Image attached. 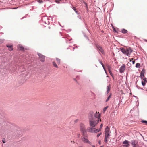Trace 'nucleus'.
<instances>
[{
  "label": "nucleus",
  "instance_id": "a878e982",
  "mask_svg": "<svg viewBox=\"0 0 147 147\" xmlns=\"http://www.w3.org/2000/svg\"><path fill=\"white\" fill-rule=\"evenodd\" d=\"M7 47H8L10 48L11 47H12V45L9 44H8L7 45Z\"/></svg>",
  "mask_w": 147,
  "mask_h": 147
},
{
  "label": "nucleus",
  "instance_id": "f704fd0d",
  "mask_svg": "<svg viewBox=\"0 0 147 147\" xmlns=\"http://www.w3.org/2000/svg\"><path fill=\"white\" fill-rule=\"evenodd\" d=\"M77 135L78 138H79L80 137V134H77Z\"/></svg>",
  "mask_w": 147,
  "mask_h": 147
},
{
  "label": "nucleus",
  "instance_id": "58836bf2",
  "mask_svg": "<svg viewBox=\"0 0 147 147\" xmlns=\"http://www.w3.org/2000/svg\"><path fill=\"white\" fill-rule=\"evenodd\" d=\"M133 58L131 59H130V61L131 62V60H133Z\"/></svg>",
  "mask_w": 147,
  "mask_h": 147
},
{
  "label": "nucleus",
  "instance_id": "e433bc0d",
  "mask_svg": "<svg viewBox=\"0 0 147 147\" xmlns=\"http://www.w3.org/2000/svg\"><path fill=\"white\" fill-rule=\"evenodd\" d=\"M132 62L133 64H134L135 63V61L134 60L132 61Z\"/></svg>",
  "mask_w": 147,
  "mask_h": 147
},
{
  "label": "nucleus",
  "instance_id": "4be33fe9",
  "mask_svg": "<svg viewBox=\"0 0 147 147\" xmlns=\"http://www.w3.org/2000/svg\"><path fill=\"white\" fill-rule=\"evenodd\" d=\"M108 106H107L105 107H104L103 109V111L104 112H105L107 109V108H108Z\"/></svg>",
  "mask_w": 147,
  "mask_h": 147
},
{
  "label": "nucleus",
  "instance_id": "f3484780",
  "mask_svg": "<svg viewBox=\"0 0 147 147\" xmlns=\"http://www.w3.org/2000/svg\"><path fill=\"white\" fill-rule=\"evenodd\" d=\"M123 144L125 145H127L129 144L128 143V141L127 140H125L123 142Z\"/></svg>",
  "mask_w": 147,
  "mask_h": 147
},
{
  "label": "nucleus",
  "instance_id": "9b49d317",
  "mask_svg": "<svg viewBox=\"0 0 147 147\" xmlns=\"http://www.w3.org/2000/svg\"><path fill=\"white\" fill-rule=\"evenodd\" d=\"M131 144L133 146H134L135 145H136V144L138 143V142L137 141L133 140L131 141Z\"/></svg>",
  "mask_w": 147,
  "mask_h": 147
},
{
  "label": "nucleus",
  "instance_id": "aec40b11",
  "mask_svg": "<svg viewBox=\"0 0 147 147\" xmlns=\"http://www.w3.org/2000/svg\"><path fill=\"white\" fill-rule=\"evenodd\" d=\"M141 122L145 124L146 125H147V121L142 120L141 121Z\"/></svg>",
  "mask_w": 147,
  "mask_h": 147
},
{
  "label": "nucleus",
  "instance_id": "bb28decb",
  "mask_svg": "<svg viewBox=\"0 0 147 147\" xmlns=\"http://www.w3.org/2000/svg\"><path fill=\"white\" fill-rule=\"evenodd\" d=\"M133 147H140L139 144L137 143L136 144V145H135L134 146H133Z\"/></svg>",
  "mask_w": 147,
  "mask_h": 147
},
{
  "label": "nucleus",
  "instance_id": "c9c22d12",
  "mask_svg": "<svg viewBox=\"0 0 147 147\" xmlns=\"http://www.w3.org/2000/svg\"><path fill=\"white\" fill-rule=\"evenodd\" d=\"M113 30L115 32H116L117 33V30L115 28H114Z\"/></svg>",
  "mask_w": 147,
  "mask_h": 147
},
{
  "label": "nucleus",
  "instance_id": "5701e85b",
  "mask_svg": "<svg viewBox=\"0 0 147 147\" xmlns=\"http://www.w3.org/2000/svg\"><path fill=\"white\" fill-rule=\"evenodd\" d=\"M145 70L144 69H143L141 72V74H144Z\"/></svg>",
  "mask_w": 147,
  "mask_h": 147
},
{
  "label": "nucleus",
  "instance_id": "2eb2a0df",
  "mask_svg": "<svg viewBox=\"0 0 147 147\" xmlns=\"http://www.w3.org/2000/svg\"><path fill=\"white\" fill-rule=\"evenodd\" d=\"M108 71H109V73L110 75L113 77V74L112 73L111 71V70L109 68H109H108Z\"/></svg>",
  "mask_w": 147,
  "mask_h": 147
},
{
  "label": "nucleus",
  "instance_id": "6ab92c4d",
  "mask_svg": "<svg viewBox=\"0 0 147 147\" xmlns=\"http://www.w3.org/2000/svg\"><path fill=\"white\" fill-rule=\"evenodd\" d=\"M72 9L74 10L75 11V12L77 14H78V12L77 11H76V9L74 7H72Z\"/></svg>",
  "mask_w": 147,
  "mask_h": 147
},
{
  "label": "nucleus",
  "instance_id": "72a5a7b5",
  "mask_svg": "<svg viewBox=\"0 0 147 147\" xmlns=\"http://www.w3.org/2000/svg\"><path fill=\"white\" fill-rule=\"evenodd\" d=\"M100 63L102 65L104 69V67L103 63L101 62H100Z\"/></svg>",
  "mask_w": 147,
  "mask_h": 147
},
{
  "label": "nucleus",
  "instance_id": "2f4dec72",
  "mask_svg": "<svg viewBox=\"0 0 147 147\" xmlns=\"http://www.w3.org/2000/svg\"><path fill=\"white\" fill-rule=\"evenodd\" d=\"M102 134V133H99V134H97V137H99V136L101 134Z\"/></svg>",
  "mask_w": 147,
  "mask_h": 147
},
{
  "label": "nucleus",
  "instance_id": "b1692460",
  "mask_svg": "<svg viewBox=\"0 0 147 147\" xmlns=\"http://www.w3.org/2000/svg\"><path fill=\"white\" fill-rule=\"evenodd\" d=\"M37 1L39 2L40 3H42L43 2V1L42 0H37Z\"/></svg>",
  "mask_w": 147,
  "mask_h": 147
},
{
  "label": "nucleus",
  "instance_id": "f8f14e48",
  "mask_svg": "<svg viewBox=\"0 0 147 147\" xmlns=\"http://www.w3.org/2000/svg\"><path fill=\"white\" fill-rule=\"evenodd\" d=\"M56 63H57V64L59 65L60 64V60L58 58H56Z\"/></svg>",
  "mask_w": 147,
  "mask_h": 147
},
{
  "label": "nucleus",
  "instance_id": "0eeeda50",
  "mask_svg": "<svg viewBox=\"0 0 147 147\" xmlns=\"http://www.w3.org/2000/svg\"><path fill=\"white\" fill-rule=\"evenodd\" d=\"M96 47L102 54H104V51L101 47L99 45H97L96 46Z\"/></svg>",
  "mask_w": 147,
  "mask_h": 147
},
{
  "label": "nucleus",
  "instance_id": "7c9ffc66",
  "mask_svg": "<svg viewBox=\"0 0 147 147\" xmlns=\"http://www.w3.org/2000/svg\"><path fill=\"white\" fill-rule=\"evenodd\" d=\"M61 0H56V2L58 3H59V2Z\"/></svg>",
  "mask_w": 147,
  "mask_h": 147
},
{
  "label": "nucleus",
  "instance_id": "20e7f679",
  "mask_svg": "<svg viewBox=\"0 0 147 147\" xmlns=\"http://www.w3.org/2000/svg\"><path fill=\"white\" fill-rule=\"evenodd\" d=\"M110 134L109 132V129L108 126H107L105 129V138L104 139L105 142L107 143L108 142V139L109 138Z\"/></svg>",
  "mask_w": 147,
  "mask_h": 147
},
{
  "label": "nucleus",
  "instance_id": "79ce46f5",
  "mask_svg": "<svg viewBox=\"0 0 147 147\" xmlns=\"http://www.w3.org/2000/svg\"><path fill=\"white\" fill-rule=\"evenodd\" d=\"M78 147H82V146H79Z\"/></svg>",
  "mask_w": 147,
  "mask_h": 147
},
{
  "label": "nucleus",
  "instance_id": "f03ea898",
  "mask_svg": "<svg viewBox=\"0 0 147 147\" xmlns=\"http://www.w3.org/2000/svg\"><path fill=\"white\" fill-rule=\"evenodd\" d=\"M121 52L124 54L128 56H129L133 50L130 47L123 48L121 49Z\"/></svg>",
  "mask_w": 147,
  "mask_h": 147
},
{
  "label": "nucleus",
  "instance_id": "473e14b6",
  "mask_svg": "<svg viewBox=\"0 0 147 147\" xmlns=\"http://www.w3.org/2000/svg\"><path fill=\"white\" fill-rule=\"evenodd\" d=\"M129 145V144H127V145H125L123 146L124 147H128Z\"/></svg>",
  "mask_w": 147,
  "mask_h": 147
},
{
  "label": "nucleus",
  "instance_id": "a19ab883",
  "mask_svg": "<svg viewBox=\"0 0 147 147\" xmlns=\"http://www.w3.org/2000/svg\"><path fill=\"white\" fill-rule=\"evenodd\" d=\"M71 142H73V143H75V142L74 141H71Z\"/></svg>",
  "mask_w": 147,
  "mask_h": 147
},
{
  "label": "nucleus",
  "instance_id": "423d86ee",
  "mask_svg": "<svg viewBox=\"0 0 147 147\" xmlns=\"http://www.w3.org/2000/svg\"><path fill=\"white\" fill-rule=\"evenodd\" d=\"M38 54L39 56V58L40 61L42 62H44L45 61V56L40 53H38Z\"/></svg>",
  "mask_w": 147,
  "mask_h": 147
},
{
  "label": "nucleus",
  "instance_id": "37998d69",
  "mask_svg": "<svg viewBox=\"0 0 147 147\" xmlns=\"http://www.w3.org/2000/svg\"><path fill=\"white\" fill-rule=\"evenodd\" d=\"M104 70H105V68H104Z\"/></svg>",
  "mask_w": 147,
  "mask_h": 147
},
{
  "label": "nucleus",
  "instance_id": "9d476101",
  "mask_svg": "<svg viewBox=\"0 0 147 147\" xmlns=\"http://www.w3.org/2000/svg\"><path fill=\"white\" fill-rule=\"evenodd\" d=\"M17 47L18 50L24 51V48L21 45H18Z\"/></svg>",
  "mask_w": 147,
  "mask_h": 147
},
{
  "label": "nucleus",
  "instance_id": "412c9836",
  "mask_svg": "<svg viewBox=\"0 0 147 147\" xmlns=\"http://www.w3.org/2000/svg\"><path fill=\"white\" fill-rule=\"evenodd\" d=\"M136 67H140V64L139 63H138L136 65Z\"/></svg>",
  "mask_w": 147,
  "mask_h": 147
},
{
  "label": "nucleus",
  "instance_id": "a211bd4d",
  "mask_svg": "<svg viewBox=\"0 0 147 147\" xmlns=\"http://www.w3.org/2000/svg\"><path fill=\"white\" fill-rule=\"evenodd\" d=\"M111 94H110L109 96L108 97L107 99H106V102H107L109 100L111 97Z\"/></svg>",
  "mask_w": 147,
  "mask_h": 147
},
{
  "label": "nucleus",
  "instance_id": "6e6552de",
  "mask_svg": "<svg viewBox=\"0 0 147 147\" xmlns=\"http://www.w3.org/2000/svg\"><path fill=\"white\" fill-rule=\"evenodd\" d=\"M142 79L143 80L142 81V84L143 86H144L145 85L146 83L147 82L146 78L145 77Z\"/></svg>",
  "mask_w": 147,
  "mask_h": 147
},
{
  "label": "nucleus",
  "instance_id": "4c0bfd02",
  "mask_svg": "<svg viewBox=\"0 0 147 147\" xmlns=\"http://www.w3.org/2000/svg\"><path fill=\"white\" fill-rule=\"evenodd\" d=\"M91 145L92 146V147H95V145H92L91 144Z\"/></svg>",
  "mask_w": 147,
  "mask_h": 147
},
{
  "label": "nucleus",
  "instance_id": "cd10ccee",
  "mask_svg": "<svg viewBox=\"0 0 147 147\" xmlns=\"http://www.w3.org/2000/svg\"><path fill=\"white\" fill-rule=\"evenodd\" d=\"M2 142L3 143H5L6 142L5 141V139L4 138H3L2 140Z\"/></svg>",
  "mask_w": 147,
  "mask_h": 147
},
{
  "label": "nucleus",
  "instance_id": "c756f323",
  "mask_svg": "<svg viewBox=\"0 0 147 147\" xmlns=\"http://www.w3.org/2000/svg\"><path fill=\"white\" fill-rule=\"evenodd\" d=\"M9 50L10 51L12 50H13L12 47H10V48H9Z\"/></svg>",
  "mask_w": 147,
  "mask_h": 147
},
{
  "label": "nucleus",
  "instance_id": "f257e3e1",
  "mask_svg": "<svg viewBox=\"0 0 147 147\" xmlns=\"http://www.w3.org/2000/svg\"><path fill=\"white\" fill-rule=\"evenodd\" d=\"M100 115L99 112H96L94 113L93 111H90L88 114L89 124L91 127L87 129L88 132L92 133H96L100 131V129H96L95 127L99 122V120L101 121Z\"/></svg>",
  "mask_w": 147,
  "mask_h": 147
},
{
  "label": "nucleus",
  "instance_id": "4468645a",
  "mask_svg": "<svg viewBox=\"0 0 147 147\" xmlns=\"http://www.w3.org/2000/svg\"><path fill=\"white\" fill-rule=\"evenodd\" d=\"M53 64L54 67H55L56 68H58L57 65L56 64V62H55L54 61L53 62Z\"/></svg>",
  "mask_w": 147,
  "mask_h": 147
},
{
  "label": "nucleus",
  "instance_id": "39448f33",
  "mask_svg": "<svg viewBox=\"0 0 147 147\" xmlns=\"http://www.w3.org/2000/svg\"><path fill=\"white\" fill-rule=\"evenodd\" d=\"M80 129L82 135H84V134H86L85 125L82 123H80Z\"/></svg>",
  "mask_w": 147,
  "mask_h": 147
},
{
  "label": "nucleus",
  "instance_id": "1a4fd4ad",
  "mask_svg": "<svg viewBox=\"0 0 147 147\" xmlns=\"http://www.w3.org/2000/svg\"><path fill=\"white\" fill-rule=\"evenodd\" d=\"M125 67L124 65L122 66L119 69L121 73H122L125 70Z\"/></svg>",
  "mask_w": 147,
  "mask_h": 147
},
{
  "label": "nucleus",
  "instance_id": "c85d7f7f",
  "mask_svg": "<svg viewBox=\"0 0 147 147\" xmlns=\"http://www.w3.org/2000/svg\"><path fill=\"white\" fill-rule=\"evenodd\" d=\"M103 127V124H101L100 126V129H100V131L101 130L100 129L102 128Z\"/></svg>",
  "mask_w": 147,
  "mask_h": 147
},
{
  "label": "nucleus",
  "instance_id": "393cba45",
  "mask_svg": "<svg viewBox=\"0 0 147 147\" xmlns=\"http://www.w3.org/2000/svg\"><path fill=\"white\" fill-rule=\"evenodd\" d=\"M141 77L142 79H143V78L145 77L144 76V74H141Z\"/></svg>",
  "mask_w": 147,
  "mask_h": 147
},
{
  "label": "nucleus",
  "instance_id": "ddd939ff",
  "mask_svg": "<svg viewBox=\"0 0 147 147\" xmlns=\"http://www.w3.org/2000/svg\"><path fill=\"white\" fill-rule=\"evenodd\" d=\"M111 88V86L110 85H109L107 87V93H108L109 91H110Z\"/></svg>",
  "mask_w": 147,
  "mask_h": 147
},
{
  "label": "nucleus",
  "instance_id": "7ed1b4c3",
  "mask_svg": "<svg viewBox=\"0 0 147 147\" xmlns=\"http://www.w3.org/2000/svg\"><path fill=\"white\" fill-rule=\"evenodd\" d=\"M82 135V136L81 137V139L82 142L84 143H87L91 145V143L88 139L87 134H84V135Z\"/></svg>",
  "mask_w": 147,
  "mask_h": 147
},
{
  "label": "nucleus",
  "instance_id": "dca6fc26",
  "mask_svg": "<svg viewBox=\"0 0 147 147\" xmlns=\"http://www.w3.org/2000/svg\"><path fill=\"white\" fill-rule=\"evenodd\" d=\"M127 30L123 29L121 30V32L123 33H126L127 32Z\"/></svg>",
  "mask_w": 147,
  "mask_h": 147
},
{
  "label": "nucleus",
  "instance_id": "ea45409f",
  "mask_svg": "<svg viewBox=\"0 0 147 147\" xmlns=\"http://www.w3.org/2000/svg\"><path fill=\"white\" fill-rule=\"evenodd\" d=\"M100 142H101V141H99V144H100Z\"/></svg>",
  "mask_w": 147,
  "mask_h": 147
}]
</instances>
